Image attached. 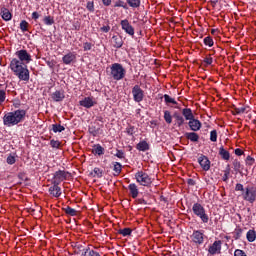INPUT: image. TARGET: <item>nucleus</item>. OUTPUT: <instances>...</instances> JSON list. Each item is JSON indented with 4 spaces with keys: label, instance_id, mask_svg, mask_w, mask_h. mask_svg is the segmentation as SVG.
<instances>
[{
    "label": "nucleus",
    "instance_id": "2",
    "mask_svg": "<svg viewBox=\"0 0 256 256\" xmlns=\"http://www.w3.org/2000/svg\"><path fill=\"white\" fill-rule=\"evenodd\" d=\"M27 117V110L18 109L12 112H8L3 117V123L6 127H13L23 123Z\"/></svg>",
    "mask_w": 256,
    "mask_h": 256
},
{
    "label": "nucleus",
    "instance_id": "12",
    "mask_svg": "<svg viewBox=\"0 0 256 256\" xmlns=\"http://www.w3.org/2000/svg\"><path fill=\"white\" fill-rule=\"evenodd\" d=\"M120 25H121L122 30L125 31V33H127V35H130L131 37H133V35H135V28H133L131 23H129V20H127V19L121 20Z\"/></svg>",
    "mask_w": 256,
    "mask_h": 256
},
{
    "label": "nucleus",
    "instance_id": "1",
    "mask_svg": "<svg viewBox=\"0 0 256 256\" xmlns=\"http://www.w3.org/2000/svg\"><path fill=\"white\" fill-rule=\"evenodd\" d=\"M10 69L20 81H29L30 74L27 64L19 61L17 58H14L10 62Z\"/></svg>",
    "mask_w": 256,
    "mask_h": 256
},
{
    "label": "nucleus",
    "instance_id": "6",
    "mask_svg": "<svg viewBox=\"0 0 256 256\" xmlns=\"http://www.w3.org/2000/svg\"><path fill=\"white\" fill-rule=\"evenodd\" d=\"M190 239L194 245L200 246L205 243L207 236H205V231L203 230H194L190 235Z\"/></svg>",
    "mask_w": 256,
    "mask_h": 256
},
{
    "label": "nucleus",
    "instance_id": "60",
    "mask_svg": "<svg viewBox=\"0 0 256 256\" xmlns=\"http://www.w3.org/2000/svg\"><path fill=\"white\" fill-rule=\"evenodd\" d=\"M188 185H195V180L193 179H188Z\"/></svg>",
    "mask_w": 256,
    "mask_h": 256
},
{
    "label": "nucleus",
    "instance_id": "3",
    "mask_svg": "<svg viewBox=\"0 0 256 256\" xmlns=\"http://www.w3.org/2000/svg\"><path fill=\"white\" fill-rule=\"evenodd\" d=\"M110 71L111 77L114 79V81H121V79H125V73H127L125 68H123V65L119 63L112 64Z\"/></svg>",
    "mask_w": 256,
    "mask_h": 256
},
{
    "label": "nucleus",
    "instance_id": "37",
    "mask_svg": "<svg viewBox=\"0 0 256 256\" xmlns=\"http://www.w3.org/2000/svg\"><path fill=\"white\" fill-rule=\"evenodd\" d=\"M174 117L176 119V123H177L178 127H181V125H183L185 123V119L183 118V116H181L179 114H175Z\"/></svg>",
    "mask_w": 256,
    "mask_h": 256
},
{
    "label": "nucleus",
    "instance_id": "33",
    "mask_svg": "<svg viewBox=\"0 0 256 256\" xmlns=\"http://www.w3.org/2000/svg\"><path fill=\"white\" fill-rule=\"evenodd\" d=\"M52 131L54 133H61V132L65 131V127L61 126V124H54V125H52Z\"/></svg>",
    "mask_w": 256,
    "mask_h": 256
},
{
    "label": "nucleus",
    "instance_id": "58",
    "mask_svg": "<svg viewBox=\"0 0 256 256\" xmlns=\"http://www.w3.org/2000/svg\"><path fill=\"white\" fill-rule=\"evenodd\" d=\"M235 155H237L238 157H241V155H243V150H241V149H236L235 150Z\"/></svg>",
    "mask_w": 256,
    "mask_h": 256
},
{
    "label": "nucleus",
    "instance_id": "34",
    "mask_svg": "<svg viewBox=\"0 0 256 256\" xmlns=\"http://www.w3.org/2000/svg\"><path fill=\"white\" fill-rule=\"evenodd\" d=\"M118 233H119V235H122L123 237H127V236L131 235L132 230H131V228H124V229H120L118 231Z\"/></svg>",
    "mask_w": 256,
    "mask_h": 256
},
{
    "label": "nucleus",
    "instance_id": "48",
    "mask_svg": "<svg viewBox=\"0 0 256 256\" xmlns=\"http://www.w3.org/2000/svg\"><path fill=\"white\" fill-rule=\"evenodd\" d=\"M254 163H255V158H253L251 156H247L246 157V165L251 167L252 165H254Z\"/></svg>",
    "mask_w": 256,
    "mask_h": 256
},
{
    "label": "nucleus",
    "instance_id": "28",
    "mask_svg": "<svg viewBox=\"0 0 256 256\" xmlns=\"http://www.w3.org/2000/svg\"><path fill=\"white\" fill-rule=\"evenodd\" d=\"M246 239L249 243H253L256 239V232L255 230H249L246 234Z\"/></svg>",
    "mask_w": 256,
    "mask_h": 256
},
{
    "label": "nucleus",
    "instance_id": "25",
    "mask_svg": "<svg viewBox=\"0 0 256 256\" xmlns=\"http://www.w3.org/2000/svg\"><path fill=\"white\" fill-rule=\"evenodd\" d=\"M136 149L138 151H143V152L149 151V143H147V141H141L137 144Z\"/></svg>",
    "mask_w": 256,
    "mask_h": 256
},
{
    "label": "nucleus",
    "instance_id": "22",
    "mask_svg": "<svg viewBox=\"0 0 256 256\" xmlns=\"http://www.w3.org/2000/svg\"><path fill=\"white\" fill-rule=\"evenodd\" d=\"M92 153L94 155H99V156L104 155L105 148H103V146H101V144H95L93 146Z\"/></svg>",
    "mask_w": 256,
    "mask_h": 256
},
{
    "label": "nucleus",
    "instance_id": "41",
    "mask_svg": "<svg viewBox=\"0 0 256 256\" xmlns=\"http://www.w3.org/2000/svg\"><path fill=\"white\" fill-rule=\"evenodd\" d=\"M247 111V107H240V108H235L233 113L234 115H243Z\"/></svg>",
    "mask_w": 256,
    "mask_h": 256
},
{
    "label": "nucleus",
    "instance_id": "31",
    "mask_svg": "<svg viewBox=\"0 0 256 256\" xmlns=\"http://www.w3.org/2000/svg\"><path fill=\"white\" fill-rule=\"evenodd\" d=\"M231 175V168L229 166L226 167L224 170V175L222 177V180L227 183L229 181V176Z\"/></svg>",
    "mask_w": 256,
    "mask_h": 256
},
{
    "label": "nucleus",
    "instance_id": "21",
    "mask_svg": "<svg viewBox=\"0 0 256 256\" xmlns=\"http://www.w3.org/2000/svg\"><path fill=\"white\" fill-rule=\"evenodd\" d=\"M185 137L189 141H192V143H197V141H199V134L195 132H186Z\"/></svg>",
    "mask_w": 256,
    "mask_h": 256
},
{
    "label": "nucleus",
    "instance_id": "51",
    "mask_svg": "<svg viewBox=\"0 0 256 256\" xmlns=\"http://www.w3.org/2000/svg\"><path fill=\"white\" fill-rule=\"evenodd\" d=\"M235 191H242V193H244L245 188L243 187V184H241V183L236 184Z\"/></svg>",
    "mask_w": 256,
    "mask_h": 256
},
{
    "label": "nucleus",
    "instance_id": "23",
    "mask_svg": "<svg viewBox=\"0 0 256 256\" xmlns=\"http://www.w3.org/2000/svg\"><path fill=\"white\" fill-rule=\"evenodd\" d=\"M182 115L185 117L186 121H190L191 119L195 118L193 111L190 108H184L182 110Z\"/></svg>",
    "mask_w": 256,
    "mask_h": 256
},
{
    "label": "nucleus",
    "instance_id": "42",
    "mask_svg": "<svg viewBox=\"0 0 256 256\" xmlns=\"http://www.w3.org/2000/svg\"><path fill=\"white\" fill-rule=\"evenodd\" d=\"M86 8L90 11V13L95 12V3L93 1H88L86 4Z\"/></svg>",
    "mask_w": 256,
    "mask_h": 256
},
{
    "label": "nucleus",
    "instance_id": "44",
    "mask_svg": "<svg viewBox=\"0 0 256 256\" xmlns=\"http://www.w3.org/2000/svg\"><path fill=\"white\" fill-rule=\"evenodd\" d=\"M27 27H29V23H27V21L23 20L20 23V29L23 33H25V31H27Z\"/></svg>",
    "mask_w": 256,
    "mask_h": 256
},
{
    "label": "nucleus",
    "instance_id": "56",
    "mask_svg": "<svg viewBox=\"0 0 256 256\" xmlns=\"http://www.w3.org/2000/svg\"><path fill=\"white\" fill-rule=\"evenodd\" d=\"M94 173H95V175H97V177H101V175H102L101 169H99V168H94Z\"/></svg>",
    "mask_w": 256,
    "mask_h": 256
},
{
    "label": "nucleus",
    "instance_id": "4",
    "mask_svg": "<svg viewBox=\"0 0 256 256\" xmlns=\"http://www.w3.org/2000/svg\"><path fill=\"white\" fill-rule=\"evenodd\" d=\"M192 211L196 217H198L202 223H209V215L205 210V207L199 203H194L192 206Z\"/></svg>",
    "mask_w": 256,
    "mask_h": 256
},
{
    "label": "nucleus",
    "instance_id": "39",
    "mask_svg": "<svg viewBox=\"0 0 256 256\" xmlns=\"http://www.w3.org/2000/svg\"><path fill=\"white\" fill-rule=\"evenodd\" d=\"M233 167H234V171H236V173L241 172V162H239V160L233 161Z\"/></svg>",
    "mask_w": 256,
    "mask_h": 256
},
{
    "label": "nucleus",
    "instance_id": "10",
    "mask_svg": "<svg viewBox=\"0 0 256 256\" xmlns=\"http://www.w3.org/2000/svg\"><path fill=\"white\" fill-rule=\"evenodd\" d=\"M67 175L68 173L63 170L56 171L53 176V181H52L53 185H59L63 183V181L67 179Z\"/></svg>",
    "mask_w": 256,
    "mask_h": 256
},
{
    "label": "nucleus",
    "instance_id": "20",
    "mask_svg": "<svg viewBox=\"0 0 256 256\" xmlns=\"http://www.w3.org/2000/svg\"><path fill=\"white\" fill-rule=\"evenodd\" d=\"M112 45L115 49H121L123 47V38L121 36H113Z\"/></svg>",
    "mask_w": 256,
    "mask_h": 256
},
{
    "label": "nucleus",
    "instance_id": "46",
    "mask_svg": "<svg viewBox=\"0 0 256 256\" xmlns=\"http://www.w3.org/2000/svg\"><path fill=\"white\" fill-rule=\"evenodd\" d=\"M15 156L13 155H9L6 159V163H8V165H15Z\"/></svg>",
    "mask_w": 256,
    "mask_h": 256
},
{
    "label": "nucleus",
    "instance_id": "53",
    "mask_svg": "<svg viewBox=\"0 0 256 256\" xmlns=\"http://www.w3.org/2000/svg\"><path fill=\"white\" fill-rule=\"evenodd\" d=\"M88 255L89 256H101V254H99V252H97L95 250H89Z\"/></svg>",
    "mask_w": 256,
    "mask_h": 256
},
{
    "label": "nucleus",
    "instance_id": "13",
    "mask_svg": "<svg viewBox=\"0 0 256 256\" xmlns=\"http://www.w3.org/2000/svg\"><path fill=\"white\" fill-rule=\"evenodd\" d=\"M198 163L203 171H209L211 169V161L205 155H201L198 157Z\"/></svg>",
    "mask_w": 256,
    "mask_h": 256
},
{
    "label": "nucleus",
    "instance_id": "16",
    "mask_svg": "<svg viewBox=\"0 0 256 256\" xmlns=\"http://www.w3.org/2000/svg\"><path fill=\"white\" fill-rule=\"evenodd\" d=\"M188 125L191 131H194V132L200 131L202 127L201 121L195 118H192L191 120H189Z\"/></svg>",
    "mask_w": 256,
    "mask_h": 256
},
{
    "label": "nucleus",
    "instance_id": "17",
    "mask_svg": "<svg viewBox=\"0 0 256 256\" xmlns=\"http://www.w3.org/2000/svg\"><path fill=\"white\" fill-rule=\"evenodd\" d=\"M128 189L130 191V195L132 199H137V197H139V188L137 187V184L135 183L129 184Z\"/></svg>",
    "mask_w": 256,
    "mask_h": 256
},
{
    "label": "nucleus",
    "instance_id": "19",
    "mask_svg": "<svg viewBox=\"0 0 256 256\" xmlns=\"http://www.w3.org/2000/svg\"><path fill=\"white\" fill-rule=\"evenodd\" d=\"M49 193L52 197H61V187H59L58 184H53V186L49 188Z\"/></svg>",
    "mask_w": 256,
    "mask_h": 256
},
{
    "label": "nucleus",
    "instance_id": "29",
    "mask_svg": "<svg viewBox=\"0 0 256 256\" xmlns=\"http://www.w3.org/2000/svg\"><path fill=\"white\" fill-rule=\"evenodd\" d=\"M123 170V166L119 162L113 163V171L115 175H121V171Z\"/></svg>",
    "mask_w": 256,
    "mask_h": 256
},
{
    "label": "nucleus",
    "instance_id": "54",
    "mask_svg": "<svg viewBox=\"0 0 256 256\" xmlns=\"http://www.w3.org/2000/svg\"><path fill=\"white\" fill-rule=\"evenodd\" d=\"M113 0H102L104 7H109Z\"/></svg>",
    "mask_w": 256,
    "mask_h": 256
},
{
    "label": "nucleus",
    "instance_id": "38",
    "mask_svg": "<svg viewBox=\"0 0 256 256\" xmlns=\"http://www.w3.org/2000/svg\"><path fill=\"white\" fill-rule=\"evenodd\" d=\"M43 21L48 26H51L55 23V19L52 16H45Z\"/></svg>",
    "mask_w": 256,
    "mask_h": 256
},
{
    "label": "nucleus",
    "instance_id": "49",
    "mask_svg": "<svg viewBox=\"0 0 256 256\" xmlns=\"http://www.w3.org/2000/svg\"><path fill=\"white\" fill-rule=\"evenodd\" d=\"M116 157H118V159H125V152H123V150H117Z\"/></svg>",
    "mask_w": 256,
    "mask_h": 256
},
{
    "label": "nucleus",
    "instance_id": "14",
    "mask_svg": "<svg viewBox=\"0 0 256 256\" xmlns=\"http://www.w3.org/2000/svg\"><path fill=\"white\" fill-rule=\"evenodd\" d=\"M79 104L81 107H85V109H91V107H95V105H97V102L95 101V98L85 97L79 102Z\"/></svg>",
    "mask_w": 256,
    "mask_h": 256
},
{
    "label": "nucleus",
    "instance_id": "40",
    "mask_svg": "<svg viewBox=\"0 0 256 256\" xmlns=\"http://www.w3.org/2000/svg\"><path fill=\"white\" fill-rule=\"evenodd\" d=\"M164 101L165 103H172V105H177V101H175L171 96L168 94L164 95Z\"/></svg>",
    "mask_w": 256,
    "mask_h": 256
},
{
    "label": "nucleus",
    "instance_id": "52",
    "mask_svg": "<svg viewBox=\"0 0 256 256\" xmlns=\"http://www.w3.org/2000/svg\"><path fill=\"white\" fill-rule=\"evenodd\" d=\"M100 31H102L103 33H109V31H111V26L107 25V26H102L100 28Z\"/></svg>",
    "mask_w": 256,
    "mask_h": 256
},
{
    "label": "nucleus",
    "instance_id": "8",
    "mask_svg": "<svg viewBox=\"0 0 256 256\" xmlns=\"http://www.w3.org/2000/svg\"><path fill=\"white\" fill-rule=\"evenodd\" d=\"M15 55L16 57H18V61H21V63H24L25 65L33 61V59L31 58V54L25 49L16 51Z\"/></svg>",
    "mask_w": 256,
    "mask_h": 256
},
{
    "label": "nucleus",
    "instance_id": "5",
    "mask_svg": "<svg viewBox=\"0 0 256 256\" xmlns=\"http://www.w3.org/2000/svg\"><path fill=\"white\" fill-rule=\"evenodd\" d=\"M135 179L139 185H142V187H150V185L153 183V178L143 171H138L135 174Z\"/></svg>",
    "mask_w": 256,
    "mask_h": 256
},
{
    "label": "nucleus",
    "instance_id": "26",
    "mask_svg": "<svg viewBox=\"0 0 256 256\" xmlns=\"http://www.w3.org/2000/svg\"><path fill=\"white\" fill-rule=\"evenodd\" d=\"M219 155L224 159V161H229V159H231V154H229V151L225 150L223 147H220Z\"/></svg>",
    "mask_w": 256,
    "mask_h": 256
},
{
    "label": "nucleus",
    "instance_id": "24",
    "mask_svg": "<svg viewBox=\"0 0 256 256\" xmlns=\"http://www.w3.org/2000/svg\"><path fill=\"white\" fill-rule=\"evenodd\" d=\"M1 16H2V19H4V21H11V19L13 17L11 15V12L7 8H2L1 9Z\"/></svg>",
    "mask_w": 256,
    "mask_h": 256
},
{
    "label": "nucleus",
    "instance_id": "18",
    "mask_svg": "<svg viewBox=\"0 0 256 256\" xmlns=\"http://www.w3.org/2000/svg\"><path fill=\"white\" fill-rule=\"evenodd\" d=\"M50 97H51L52 101L57 103V102L65 99V94L62 91H55L52 94H50Z\"/></svg>",
    "mask_w": 256,
    "mask_h": 256
},
{
    "label": "nucleus",
    "instance_id": "45",
    "mask_svg": "<svg viewBox=\"0 0 256 256\" xmlns=\"http://www.w3.org/2000/svg\"><path fill=\"white\" fill-rule=\"evenodd\" d=\"M50 145L53 149H59V147L61 146V142L57 140H51Z\"/></svg>",
    "mask_w": 256,
    "mask_h": 256
},
{
    "label": "nucleus",
    "instance_id": "47",
    "mask_svg": "<svg viewBox=\"0 0 256 256\" xmlns=\"http://www.w3.org/2000/svg\"><path fill=\"white\" fill-rule=\"evenodd\" d=\"M84 51H91L93 49V44L91 42H85L83 44Z\"/></svg>",
    "mask_w": 256,
    "mask_h": 256
},
{
    "label": "nucleus",
    "instance_id": "27",
    "mask_svg": "<svg viewBox=\"0 0 256 256\" xmlns=\"http://www.w3.org/2000/svg\"><path fill=\"white\" fill-rule=\"evenodd\" d=\"M126 4L132 9H138V7H141V0H126Z\"/></svg>",
    "mask_w": 256,
    "mask_h": 256
},
{
    "label": "nucleus",
    "instance_id": "32",
    "mask_svg": "<svg viewBox=\"0 0 256 256\" xmlns=\"http://www.w3.org/2000/svg\"><path fill=\"white\" fill-rule=\"evenodd\" d=\"M66 215H70V217H75L77 215V210L67 206L64 208Z\"/></svg>",
    "mask_w": 256,
    "mask_h": 256
},
{
    "label": "nucleus",
    "instance_id": "30",
    "mask_svg": "<svg viewBox=\"0 0 256 256\" xmlns=\"http://www.w3.org/2000/svg\"><path fill=\"white\" fill-rule=\"evenodd\" d=\"M164 121L168 123V125L173 123V116H171V112H169V110L164 111Z\"/></svg>",
    "mask_w": 256,
    "mask_h": 256
},
{
    "label": "nucleus",
    "instance_id": "11",
    "mask_svg": "<svg viewBox=\"0 0 256 256\" xmlns=\"http://www.w3.org/2000/svg\"><path fill=\"white\" fill-rule=\"evenodd\" d=\"M223 245V242L221 240H216L211 244L208 248V253L210 255H219L221 253V247Z\"/></svg>",
    "mask_w": 256,
    "mask_h": 256
},
{
    "label": "nucleus",
    "instance_id": "9",
    "mask_svg": "<svg viewBox=\"0 0 256 256\" xmlns=\"http://www.w3.org/2000/svg\"><path fill=\"white\" fill-rule=\"evenodd\" d=\"M132 95L135 103H141V101H143V99L145 98V92L143 91V89H141V86L139 85H135L132 88Z\"/></svg>",
    "mask_w": 256,
    "mask_h": 256
},
{
    "label": "nucleus",
    "instance_id": "55",
    "mask_svg": "<svg viewBox=\"0 0 256 256\" xmlns=\"http://www.w3.org/2000/svg\"><path fill=\"white\" fill-rule=\"evenodd\" d=\"M204 62L206 63V65H211L213 63V58H211V57L205 58Z\"/></svg>",
    "mask_w": 256,
    "mask_h": 256
},
{
    "label": "nucleus",
    "instance_id": "43",
    "mask_svg": "<svg viewBox=\"0 0 256 256\" xmlns=\"http://www.w3.org/2000/svg\"><path fill=\"white\" fill-rule=\"evenodd\" d=\"M210 141H212V143H216V141H217V130H212L210 132Z\"/></svg>",
    "mask_w": 256,
    "mask_h": 256
},
{
    "label": "nucleus",
    "instance_id": "15",
    "mask_svg": "<svg viewBox=\"0 0 256 256\" xmlns=\"http://www.w3.org/2000/svg\"><path fill=\"white\" fill-rule=\"evenodd\" d=\"M76 59L77 54L75 52H69L62 57V62L64 65H71V63H75Z\"/></svg>",
    "mask_w": 256,
    "mask_h": 256
},
{
    "label": "nucleus",
    "instance_id": "50",
    "mask_svg": "<svg viewBox=\"0 0 256 256\" xmlns=\"http://www.w3.org/2000/svg\"><path fill=\"white\" fill-rule=\"evenodd\" d=\"M6 99V93L5 90H0V105L1 103H4Z\"/></svg>",
    "mask_w": 256,
    "mask_h": 256
},
{
    "label": "nucleus",
    "instance_id": "57",
    "mask_svg": "<svg viewBox=\"0 0 256 256\" xmlns=\"http://www.w3.org/2000/svg\"><path fill=\"white\" fill-rule=\"evenodd\" d=\"M137 203H139V205H147V201H145V199H143V198H139L137 200Z\"/></svg>",
    "mask_w": 256,
    "mask_h": 256
},
{
    "label": "nucleus",
    "instance_id": "59",
    "mask_svg": "<svg viewBox=\"0 0 256 256\" xmlns=\"http://www.w3.org/2000/svg\"><path fill=\"white\" fill-rule=\"evenodd\" d=\"M32 19H34L35 21H37V19H39V13H38V12H33V13H32Z\"/></svg>",
    "mask_w": 256,
    "mask_h": 256
},
{
    "label": "nucleus",
    "instance_id": "36",
    "mask_svg": "<svg viewBox=\"0 0 256 256\" xmlns=\"http://www.w3.org/2000/svg\"><path fill=\"white\" fill-rule=\"evenodd\" d=\"M204 45H206L207 47H213V45H215V42L213 41V38H211V36H208L204 38Z\"/></svg>",
    "mask_w": 256,
    "mask_h": 256
},
{
    "label": "nucleus",
    "instance_id": "35",
    "mask_svg": "<svg viewBox=\"0 0 256 256\" xmlns=\"http://www.w3.org/2000/svg\"><path fill=\"white\" fill-rule=\"evenodd\" d=\"M114 7H122V9H129V6H127V2L123 0L116 1Z\"/></svg>",
    "mask_w": 256,
    "mask_h": 256
},
{
    "label": "nucleus",
    "instance_id": "7",
    "mask_svg": "<svg viewBox=\"0 0 256 256\" xmlns=\"http://www.w3.org/2000/svg\"><path fill=\"white\" fill-rule=\"evenodd\" d=\"M242 198L244 199V201H248V203H255L256 188L253 186L246 187L244 192H242Z\"/></svg>",
    "mask_w": 256,
    "mask_h": 256
}]
</instances>
